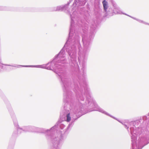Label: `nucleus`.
Instances as JSON below:
<instances>
[{
  "mask_svg": "<svg viewBox=\"0 0 149 149\" xmlns=\"http://www.w3.org/2000/svg\"><path fill=\"white\" fill-rule=\"evenodd\" d=\"M102 3L103 5L104 8V10H106L107 8V2L105 0H104L102 2Z\"/></svg>",
  "mask_w": 149,
  "mask_h": 149,
  "instance_id": "1",
  "label": "nucleus"
},
{
  "mask_svg": "<svg viewBox=\"0 0 149 149\" xmlns=\"http://www.w3.org/2000/svg\"><path fill=\"white\" fill-rule=\"evenodd\" d=\"M67 117V121L69 122L71 120V117L70 116V113L68 114L66 116Z\"/></svg>",
  "mask_w": 149,
  "mask_h": 149,
  "instance_id": "2",
  "label": "nucleus"
},
{
  "mask_svg": "<svg viewBox=\"0 0 149 149\" xmlns=\"http://www.w3.org/2000/svg\"><path fill=\"white\" fill-rule=\"evenodd\" d=\"M25 67H28L29 66H24Z\"/></svg>",
  "mask_w": 149,
  "mask_h": 149,
  "instance_id": "3",
  "label": "nucleus"
}]
</instances>
